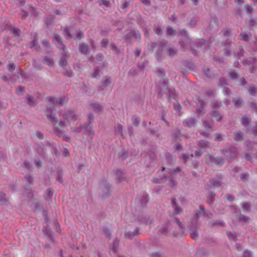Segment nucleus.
Wrapping results in <instances>:
<instances>
[{
	"mask_svg": "<svg viewBox=\"0 0 257 257\" xmlns=\"http://www.w3.org/2000/svg\"><path fill=\"white\" fill-rule=\"evenodd\" d=\"M159 90L158 94L161 97L164 94H166L168 101L172 99H176L175 89L174 87H170L169 86V79L165 78L162 81L159 82Z\"/></svg>",
	"mask_w": 257,
	"mask_h": 257,
	"instance_id": "nucleus-1",
	"label": "nucleus"
},
{
	"mask_svg": "<svg viewBox=\"0 0 257 257\" xmlns=\"http://www.w3.org/2000/svg\"><path fill=\"white\" fill-rule=\"evenodd\" d=\"M71 30L72 27L70 26L66 27L64 29L63 34L67 39L72 38L75 40H81L84 38V34L81 30L80 29L77 30L75 35L73 36L71 33Z\"/></svg>",
	"mask_w": 257,
	"mask_h": 257,
	"instance_id": "nucleus-2",
	"label": "nucleus"
},
{
	"mask_svg": "<svg viewBox=\"0 0 257 257\" xmlns=\"http://www.w3.org/2000/svg\"><path fill=\"white\" fill-rule=\"evenodd\" d=\"M220 152L229 161L236 159L238 156V150L233 146H230L228 149H221Z\"/></svg>",
	"mask_w": 257,
	"mask_h": 257,
	"instance_id": "nucleus-3",
	"label": "nucleus"
},
{
	"mask_svg": "<svg viewBox=\"0 0 257 257\" xmlns=\"http://www.w3.org/2000/svg\"><path fill=\"white\" fill-rule=\"evenodd\" d=\"M124 39L126 43L132 45L133 44L132 40L133 39L137 42H140L141 36L138 30L132 29L124 36Z\"/></svg>",
	"mask_w": 257,
	"mask_h": 257,
	"instance_id": "nucleus-4",
	"label": "nucleus"
},
{
	"mask_svg": "<svg viewBox=\"0 0 257 257\" xmlns=\"http://www.w3.org/2000/svg\"><path fill=\"white\" fill-rule=\"evenodd\" d=\"M63 117L70 124L79 118L80 115L72 109L66 110L62 115Z\"/></svg>",
	"mask_w": 257,
	"mask_h": 257,
	"instance_id": "nucleus-5",
	"label": "nucleus"
},
{
	"mask_svg": "<svg viewBox=\"0 0 257 257\" xmlns=\"http://www.w3.org/2000/svg\"><path fill=\"white\" fill-rule=\"evenodd\" d=\"M111 186L105 180H103L100 183V188L102 190L103 198H107L110 196Z\"/></svg>",
	"mask_w": 257,
	"mask_h": 257,
	"instance_id": "nucleus-6",
	"label": "nucleus"
},
{
	"mask_svg": "<svg viewBox=\"0 0 257 257\" xmlns=\"http://www.w3.org/2000/svg\"><path fill=\"white\" fill-rule=\"evenodd\" d=\"M55 110V108L54 106L47 107L46 110V115L53 125L56 124L58 122L57 118L55 117V114H53L52 113Z\"/></svg>",
	"mask_w": 257,
	"mask_h": 257,
	"instance_id": "nucleus-7",
	"label": "nucleus"
},
{
	"mask_svg": "<svg viewBox=\"0 0 257 257\" xmlns=\"http://www.w3.org/2000/svg\"><path fill=\"white\" fill-rule=\"evenodd\" d=\"M53 41L56 47L63 51H65L66 46L64 45L62 38L59 34H55L53 37Z\"/></svg>",
	"mask_w": 257,
	"mask_h": 257,
	"instance_id": "nucleus-8",
	"label": "nucleus"
},
{
	"mask_svg": "<svg viewBox=\"0 0 257 257\" xmlns=\"http://www.w3.org/2000/svg\"><path fill=\"white\" fill-rule=\"evenodd\" d=\"M219 29V23L218 19L215 16H211L209 22V25L208 26L207 29L209 31L216 32Z\"/></svg>",
	"mask_w": 257,
	"mask_h": 257,
	"instance_id": "nucleus-9",
	"label": "nucleus"
},
{
	"mask_svg": "<svg viewBox=\"0 0 257 257\" xmlns=\"http://www.w3.org/2000/svg\"><path fill=\"white\" fill-rule=\"evenodd\" d=\"M179 44L183 51H190V49H191L193 45V43L189 38L179 41Z\"/></svg>",
	"mask_w": 257,
	"mask_h": 257,
	"instance_id": "nucleus-10",
	"label": "nucleus"
},
{
	"mask_svg": "<svg viewBox=\"0 0 257 257\" xmlns=\"http://www.w3.org/2000/svg\"><path fill=\"white\" fill-rule=\"evenodd\" d=\"M137 221L139 222V224H144L148 225L151 224L154 222V219L151 218L150 216L144 215L143 214H140L137 216Z\"/></svg>",
	"mask_w": 257,
	"mask_h": 257,
	"instance_id": "nucleus-11",
	"label": "nucleus"
},
{
	"mask_svg": "<svg viewBox=\"0 0 257 257\" xmlns=\"http://www.w3.org/2000/svg\"><path fill=\"white\" fill-rule=\"evenodd\" d=\"M232 42L231 40L227 39L223 43L224 49H223V54L226 56H230L231 54V45Z\"/></svg>",
	"mask_w": 257,
	"mask_h": 257,
	"instance_id": "nucleus-12",
	"label": "nucleus"
},
{
	"mask_svg": "<svg viewBox=\"0 0 257 257\" xmlns=\"http://www.w3.org/2000/svg\"><path fill=\"white\" fill-rule=\"evenodd\" d=\"M66 124L65 121H60L58 123V126H55L53 128L54 134L58 137L62 136L63 134L64 128L66 127Z\"/></svg>",
	"mask_w": 257,
	"mask_h": 257,
	"instance_id": "nucleus-13",
	"label": "nucleus"
},
{
	"mask_svg": "<svg viewBox=\"0 0 257 257\" xmlns=\"http://www.w3.org/2000/svg\"><path fill=\"white\" fill-rule=\"evenodd\" d=\"M66 124L65 121H60L58 123V126H55L53 128L54 134L58 137L62 136L63 134L64 128L66 127Z\"/></svg>",
	"mask_w": 257,
	"mask_h": 257,
	"instance_id": "nucleus-14",
	"label": "nucleus"
},
{
	"mask_svg": "<svg viewBox=\"0 0 257 257\" xmlns=\"http://www.w3.org/2000/svg\"><path fill=\"white\" fill-rule=\"evenodd\" d=\"M168 41L163 39L159 42V48L156 53V58L158 60H160L162 58L163 48L167 45Z\"/></svg>",
	"mask_w": 257,
	"mask_h": 257,
	"instance_id": "nucleus-15",
	"label": "nucleus"
},
{
	"mask_svg": "<svg viewBox=\"0 0 257 257\" xmlns=\"http://www.w3.org/2000/svg\"><path fill=\"white\" fill-rule=\"evenodd\" d=\"M222 176L221 175H217L216 177L210 179L209 183L211 185L212 187L217 188L220 187L222 182L221 181Z\"/></svg>",
	"mask_w": 257,
	"mask_h": 257,
	"instance_id": "nucleus-16",
	"label": "nucleus"
},
{
	"mask_svg": "<svg viewBox=\"0 0 257 257\" xmlns=\"http://www.w3.org/2000/svg\"><path fill=\"white\" fill-rule=\"evenodd\" d=\"M111 83V77L106 75L103 77L102 79L101 80V85H98L97 86L98 90L99 91H103L104 90L106 87L109 86Z\"/></svg>",
	"mask_w": 257,
	"mask_h": 257,
	"instance_id": "nucleus-17",
	"label": "nucleus"
},
{
	"mask_svg": "<svg viewBox=\"0 0 257 257\" xmlns=\"http://www.w3.org/2000/svg\"><path fill=\"white\" fill-rule=\"evenodd\" d=\"M170 200L171 201V205L174 210L173 215L182 213L183 209L178 204L176 198L175 197H171Z\"/></svg>",
	"mask_w": 257,
	"mask_h": 257,
	"instance_id": "nucleus-18",
	"label": "nucleus"
},
{
	"mask_svg": "<svg viewBox=\"0 0 257 257\" xmlns=\"http://www.w3.org/2000/svg\"><path fill=\"white\" fill-rule=\"evenodd\" d=\"M225 163L224 160L220 157H214L212 155L209 156V163L215 164L218 166H222Z\"/></svg>",
	"mask_w": 257,
	"mask_h": 257,
	"instance_id": "nucleus-19",
	"label": "nucleus"
},
{
	"mask_svg": "<svg viewBox=\"0 0 257 257\" xmlns=\"http://www.w3.org/2000/svg\"><path fill=\"white\" fill-rule=\"evenodd\" d=\"M137 23L143 31L145 36H148L149 35L150 29H148L147 26V23L145 22V21L143 19L141 18L137 20Z\"/></svg>",
	"mask_w": 257,
	"mask_h": 257,
	"instance_id": "nucleus-20",
	"label": "nucleus"
},
{
	"mask_svg": "<svg viewBox=\"0 0 257 257\" xmlns=\"http://www.w3.org/2000/svg\"><path fill=\"white\" fill-rule=\"evenodd\" d=\"M46 99L50 103H53L55 101V103L60 106L63 105L64 102L67 101L65 96L59 97L56 99L52 96H49L47 97Z\"/></svg>",
	"mask_w": 257,
	"mask_h": 257,
	"instance_id": "nucleus-21",
	"label": "nucleus"
},
{
	"mask_svg": "<svg viewBox=\"0 0 257 257\" xmlns=\"http://www.w3.org/2000/svg\"><path fill=\"white\" fill-rule=\"evenodd\" d=\"M116 175L117 178L116 179V183L119 184L123 181L126 180L125 174L120 170H117L116 171Z\"/></svg>",
	"mask_w": 257,
	"mask_h": 257,
	"instance_id": "nucleus-22",
	"label": "nucleus"
},
{
	"mask_svg": "<svg viewBox=\"0 0 257 257\" xmlns=\"http://www.w3.org/2000/svg\"><path fill=\"white\" fill-rule=\"evenodd\" d=\"M251 38L252 35L250 32L243 31L239 35L238 39L240 41L248 42Z\"/></svg>",
	"mask_w": 257,
	"mask_h": 257,
	"instance_id": "nucleus-23",
	"label": "nucleus"
},
{
	"mask_svg": "<svg viewBox=\"0 0 257 257\" xmlns=\"http://www.w3.org/2000/svg\"><path fill=\"white\" fill-rule=\"evenodd\" d=\"M196 119L194 117L187 118L183 121V124L185 127H192L194 126Z\"/></svg>",
	"mask_w": 257,
	"mask_h": 257,
	"instance_id": "nucleus-24",
	"label": "nucleus"
},
{
	"mask_svg": "<svg viewBox=\"0 0 257 257\" xmlns=\"http://www.w3.org/2000/svg\"><path fill=\"white\" fill-rule=\"evenodd\" d=\"M203 125L208 131H212L214 127V122L212 120L205 119L203 121Z\"/></svg>",
	"mask_w": 257,
	"mask_h": 257,
	"instance_id": "nucleus-25",
	"label": "nucleus"
},
{
	"mask_svg": "<svg viewBox=\"0 0 257 257\" xmlns=\"http://www.w3.org/2000/svg\"><path fill=\"white\" fill-rule=\"evenodd\" d=\"M83 129L86 132L87 134L91 136V139H92L93 136L94 135V132L92 129V126H91L90 123H84L83 124Z\"/></svg>",
	"mask_w": 257,
	"mask_h": 257,
	"instance_id": "nucleus-26",
	"label": "nucleus"
},
{
	"mask_svg": "<svg viewBox=\"0 0 257 257\" xmlns=\"http://www.w3.org/2000/svg\"><path fill=\"white\" fill-rule=\"evenodd\" d=\"M59 65L62 67L68 65L67 54L65 51H63L61 54L59 60Z\"/></svg>",
	"mask_w": 257,
	"mask_h": 257,
	"instance_id": "nucleus-27",
	"label": "nucleus"
},
{
	"mask_svg": "<svg viewBox=\"0 0 257 257\" xmlns=\"http://www.w3.org/2000/svg\"><path fill=\"white\" fill-rule=\"evenodd\" d=\"M242 63L244 66H250L255 63H257V59L255 57H250L248 59L242 60Z\"/></svg>",
	"mask_w": 257,
	"mask_h": 257,
	"instance_id": "nucleus-28",
	"label": "nucleus"
},
{
	"mask_svg": "<svg viewBox=\"0 0 257 257\" xmlns=\"http://www.w3.org/2000/svg\"><path fill=\"white\" fill-rule=\"evenodd\" d=\"M181 130L179 128L174 130L171 133V138L174 142H177L181 136Z\"/></svg>",
	"mask_w": 257,
	"mask_h": 257,
	"instance_id": "nucleus-29",
	"label": "nucleus"
},
{
	"mask_svg": "<svg viewBox=\"0 0 257 257\" xmlns=\"http://www.w3.org/2000/svg\"><path fill=\"white\" fill-rule=\"evenodd\" d=\"M232 102L236 108H239L242 106L244 101L241 97H238L237 98H233L232 99Z\"/></svg>",
	"mask_w": 257,
	"mask_h": 257,
	"instance_id": "nucleus-30",
	"label": "nucleus"
},
{
	"mask_svg": "<svg viewBox=\"0 0 257 257\" xmlns=\"http://www.w3.org/2000/svg\"><path fill=\"white\" fill-rule=\"evenodd\" d=\"M249 94L253 96H255L257 94V87L253 84H249L247 87Z\"/></svg>",
	"mask_w": 257,
	"mask_h": 257,
	"instance_id": "nucleus-31",
	"label": "nucleus"
},
{
	"mask_svg": "<svg viewBox=\"0 0 257 257\" xmlns=\"http://www.w3.org/2000/svg\"><path fill=\"white\" fill-rule=\"evenodd\" d=\"M79 50L80 52L83 55H86L89 51L88 45L84 43L80 44Z\"/></svg>",
	"mask_w": 257,
	"mask_h": 257,
	"instance_id": "nucleus-32",
	"label": "nucleus"
},
{
	"mask_svg": "<svg viewBox=\"0 0 257 257\" xmlns=\"http://www.w3.org/2000/svg\"><path fill=\"white\" fill-rule=\"evenodd\" d=\"M198 220L199 219L193 216L189 224V230L193 229H196L198 227Z\"/></svg>",
	"mask_w": 257,
	"mask_h": 257,
	"instance_id": "nucleus-33",
	"label": "nucleus"
},
{
	"mask_svg": "<svg viewBox=\"0 0 257 257\" xmlns=\"http://www.w3.org/2000/svg\"><path fill=\"white\" fill-rule=\"evenodd\" d=\"M63 68V74L68 77H72L73 75V72L70 67L68 65L66 66L62 67Z\"/></svg>",
	"mask_w": 257,
	"mask_h": 257,
	"instance_id": "nucleus-34",
	"label": "nucleus"
},
{
	"mask_svg": "<svg viewBox=\"0 0 257 257\" xmlns=\"http://www.w3.org/2000/svg\"><path fill=\"white\" fill-rule=\"evenodd\" d=\"M178 53L177 48L173 46H169L167 50V54L169 57H174Z\"/></svg>",
	"mask_w": 257,
	"mask_h": 257,
	"instance_id": "nucleus-35",
	"label": "nucleus"
},
{
	"mask_svg": "<svg viewBox=\"0 0 257 257\" xmlns=\"http://www.w3.org/2000/svg\"><path fill=\"white\" fill-rule=\"evenodd\" d=\"M215 193L212 191H209L206 202L210 205L212 206L215 200Z\"/></svg>",
	"mask_w": 257,
	"mask_h": 257,
	"instance_id": "nucleus-36",
	"label": "nucleus"
},
{
	"mask_svg": "<svg viewBox=\"0 0 257 257\" xmlns=\"http://www.w3.org/2000/svg\"><path fill=\"white\" fill-rule=\"evenodd\" d=\"M199 21V18L197 16H194L190 18L188 23V26L191 28H194L197 26V23Z\"/></svg>",
	"mask_w": 257,
	"mask_h": 257,
	"instance_id": "nucleus-37",
	"label": "nucleus"
},
{
	"mask_svg": "<svg viewBox=\"0 0 257 257\" xmlns=\"http://www.w3.org/2000/svg\"><path fill=\"white\" fill-rule=\"evenodd\" d=\"M90 105L92 107L94 111L96 112H100L102 110V106L97 102H91Z\"/></svg>",
	"mask_w": 257,
	"mask_h": 257,
	"instance_id": "nucleus-38",
	"label": "nucleus"
},
{
	"mask_svg": "<svg viewBox=\"0 0 257 257\" xmlns=\"http://www.w3.org/2000/svg\"><path fill=\"white\" fill-rule=\"evenodd\" d=\"M244 53L245 52L243 47L242 46H239L238 47V51L236 53L233 52V55L234 57H237L239 59L244 56Z\"/></svg>",
	"mask_w": 257,
	"mask_h": 257,
	"instance_id": "nucleus-39",
	"label": "nucleus"
},
{
	"mask_svg": "<svg viewBox=\"0 0 257 257\" xmlns=\"http://www.w3.org/2000/svg\"><path fill=\"white\" fill-rule=\"evenodd\" d=\"M205 207L202 204H200L199 206V209L195 213L194 216L199 219L201 216H203V212H204Z\"/></svg>",
	"mask_w": 257,
	"mask_h": 257,
	"instance_id": "nucleus-40",
	"label": "nucleus"
},
{
	"mask_svg": "<svg viewBox=\"0 0 257 257\" xmlns=\"http://www.w3.org/2000/svg\"><path fill=\"white\" fill-rule=\"evenodd\" d=\"M210 114L211 116L214 117L217 121H220L222 119V116L218 110H212Z\"/></svg>",
	"mask_w": 257,
	"mask_h": 257,
	"instance_id": "nucleus-41",
	"label": "nucleus"
},
{
	"mask_svg": "<svg viewBox=\"0 0 257 257\" xmlns=\"http://www.w3.org/2000/svg\"><path fill=\"white\" fill-rule=\"evenodd\" d=\"M8 199L6 194L3 192H0V205H6L8 203Z\"/></svg>",
	"mask_w": 257,
	"mask_h": 257,
	"instance_id": "nucleus-42",
	"label": "nucleus"
},
{
	"mask_svg": "<svg viewBox=\"0 0 257 257\" xmlns=\"http://www.w3.org/2000/svg\"><path fill=\"white\" fill-rule=\"evenodd\" d=\"M243 133L240 131L235 132L233 134V139L236 142L241 141L243 139Z\"/></svg>",
	"mask_w": 257,
	"mask_h": 257,
	"instance_id": "nucleus-43",
	"label": "nucleus"
},
{
	"mask_svg": "<svg viewBox=\"0 0 257 257\" xmlns=\"http://www.w3.org/2000/svg\"><path fill=\"white\" fill-rule=\"evenodd\" d=\"M228 76L230 80H235L239 78V75L235 70L231 69L228 72Z\"/></svg>",
	"mask_w": 257,
	"mask_h": 257,
	"instance_id": "nucleus-44",
	"label": "nucleus"
},
{
	"mask_svg": "<svg viewBox=\"0 0 257 257\" xmlns=\"http://www.w3.org/2000/svg\"><path fill=\"white\" fill-rule=\"evenodd\" d=\"M170 221L168 220L166 222H165L161 227V228L160 229V231L162 233H166L168 232L169 230V227L170 225Z\"/></svg>",
	"mask_w": 257,
	"mask_h": 257,
	"instance_id": "nucleus-45",
	"label": "nucleus"
},
{
	"mask_svg": "<svg viewBox=\"0 0 257 257\" xmlns=\"http://www.w3.org/2000/svg\"><path fill=\"white\" fill-rule=\"evenodd\" d=\"M36 152L43 158L46 156V151L45 149L41 146L38 145L35 148Z\"/></svg>",
	"mask_w": 257,
	"mask_h": 257,
	"instance_id": "nucleus-46",
	"label": "nucleus"
},
{
	"mask_svg": "<svg viewBox=\"0 0 257 257\" xmlns=\"http://www.w3.org/2000/svg\"><path fill=\"white\" fill-rule=\"evenodd\" d=\"M48 146L50 147L52 154L56 157L58 155V150L53 143H49Z\"/></svg>",
	"mask_w": 257,
	"mask_h": 257,
	"instance_id": "nucleus-47",
	"label": "nucleus"
},
{
	"mask_svg": "<svg viewBox=\"0 0 257 257\" xmlns=\"http://www.w3.org/2000/svg\"><path fill=\"white\" fill-rule=\"evenodd\" d=\"M209 224L211 226H224L225 225V223L221 220H212L209 222Z\"/></svg>",
	"mask_w": 257,
	"mask_h": 257,
	"instance_id": "nucleus-48",
	"label": "nucleus"
},
{
	"mask_svg": "<svg viewBox=\"0 0 257 257\" xmlns=\"http://www.w3.org/2000/svg\"><path fill=\"white\" fill-rule=\"evenodd\" d=\"M149 200V195L146 193H144L140 199V203L143 206H145Z\"/></svg>",
	"mask_w": 257,
	"mask_h": 257,
	"instance_id": "nucleus-49",
	"label": "nucleus"
},
{
	"mask_svg": "<svg viewBox=\"0 0 257 257\" xmlns=\"http://www.w3.org/2000/svg\"><path fill=\"white\" fill-rule=\"evenodd\" d=\"M197 145L201 148L206 149L209 148V143L208 141L204 140H202L198 141Z\"/></svg>",
	"mask_w": 257,
	"mask_h": 257,
	"instance_id": "nucleus-50",
	"label": "nucleus"
},
{
	"mask_svg": "<svg viewBox=\"0 0 257 257\" xmlns=\"http://www.w3.org/2000/svg\"><path fill=\"white\" fill-rule=\"evenodd\" d=\"M38 43V35L35 33L33 36V39L29 43V47L31 48H34L37 46Z\"/></svg>",
	"mask_w": 257,
	"mask_h": 257,
	"instance_id": "nucleus-51",
	"label": "nucleus"
},
{
	"mask_svg": "<svg viewBox=\"0 0 257 257\" xmlns=\"http://www.w3.org/2000/svg\"><path fill=\"white\" fill-rule=\"evenodd\" d=\"M256 18L251 19L248 22L247 26L250 30H253L254 27H257Z\"/></svg>",
	"mask_w": 257,
	"mask_h": 257,
	"instance_id": "nucleus-52",
	"label": "nucleus"
},
{
	"mask_svg": "<svg viewBox=\"0 0 257 257\" xmlns=\"http://www.w3.org/2000/svg\"><path fill=\"white\" fill-rule=\"evenodd\" d=\"M26 102L31 106H34L35 105L34 97L31 95H27L26 97Z\"/></svg>",
	"mask_w": 257,
	"mask_h": 257,
	"instance_id": "nucleus-53",
	"label": "nucleus"
},
{
	"mask_svg": "<svg viewBox=\"0 0 257 257\" xmlns=\"http://www.w3.org/2000/svg\"><path fill=\"white\" fill-rule=\"evenodd\" d=\"M10 31L13 34L14 37H19L21 34V30L15 27H11Z\"/></svg>",
	"mask_w": 257,
	"mask_h": 257,
	"instance_id": "nucleus-54",
	"label": "nucleus"
},
{
	"mask_svg": "<svg viewBox=\"0 0 257 257\" xmlns=\"http://www.w3.org/2000/svg\"><path fill=\"white\" fill-rule=\"evenodd\" d=\"M153 28L156 34H157L158 36L162 35L163 31L158 24H154Z\"/></svg>",
	"mask_w": 257,
	"mask_h": 257,
	"instance_id": "nucleus-55",
	"label": "nucleus"
},
{
	"mask_svg": "<svg viewBox=\"0 0 257 257\" xmlns=\"http://www.w3.org/2000/svg\"><path fill=\"white\" fill-rule=\"evenodd\" d=\"M119 240L117 238H115V239L113 241L111 249L114 253H116L117 252V248L119 246Z\"/></svg>",
	"mask_w": 257,
	"mask_h": 257,
	"instance_id": "nucleus-56",
	"label": "nucleus"
},
{
	"mask_svg": "<svg viewBox=\"0 0 257 257\" xmlns=\"http://www.w3.org/2000/svg\"><path fill=\"white\" fill-rule=\"evenodd\" d=\"M128 156L127 152L123 149L118 154V157L122 160H124Z\"/></svg>",
	"mask_w": 257,
	"mask_h": 257,
	"instance_id": "nucleus-57",
	"label": "nucleus"
},
{
	"mask_svg": "<svg viewBox=\"0 0 257 257\" xmlns=\"http://www.w3.org/2000/svg\"><path fill=\"white\" fill-rule=\"evenodd\" d=\"M211 105L213 108H219L222 106V102L217 100H213L211 101Z\"/></svg>",
	"mask_w": 257,
	"mask_h": 257,
	"instance_id": "nucleus-58",
	"label": "nucleus"
},
{
	"mask_svg": "<svg viewBox=\"0 0 257 257\" xmlns=\"http://www.w3.org/2000/svg\"><path fill=\"white\" fill-rule=\"evenodd\" d=\"M237 218L239 222H244L245 223H248L249 220V218L248 217L241 214L238 215Z\"/></svg>",
	"mask_w": 257,
	"mask_h": 257,
	"instance_id": "nucleus-59",
	"label": "nucleus"
},
{
	"mask_svg": "<svg viewBox=\"0 0 257 257\" xmlns=\"http://www.w3.org/2000/svg\"><path fill=\"white\" fill-rule=\"evenodd\" d=\"M44 63L47 65L51 66L54 65V60L51 57L45 56L44 58Z\"/></svg>",
	"mask_w": 257,
	"mask_h": 257,
	"instance_id": "nucleus-60",
	"label": "nucleus"
},
{
	"mask_svg": "<svg viewBox=\"0 0 257 257\" xmlns=\"http://www.w3.org/2000/svg\"><path fill=\"white\" fill-rule=\"evenodd\" d=\"M132 123L134 126L136 127L139 126L141 121V119L139 117L137 116L136 115H133L132 117Z\"/></svg>",
	"mask_w": 257,
	"mask_h": 257,
	"instance_id": "nucleus-61",
	"label": "nucleus"
},
{
	"mask_svg": "<svg viewBox=\"0 0 257 257\" xmlns=\"http://www.w3.org/2000/svg\"><path fill=\"white\" fill-rule=\"evenodd\" d=\"M205 44V40L204 39H198L193 43V45H194L196 47L199 48L202 47L203 45Z\"/></svg>",
	"mask_w": 257,
	"mask_h": 257,
	"instance_id": "nucleus-62",
	"label": "nucleus"
},
{
	"mask_svg": "<svg viewBox=\"0 0 257 257\" xmlns=\"http://www.w3.org/2000/svg\"><path fill=\"white\" fill-rule=\"evenodd\" d=\"M226 234L230 240L234 241H236L237 240V237L235 233L227 231Z\"/></svg>",
	"mask_w": 257,
	"mask_h": 257,
	"instance_id": "nucleus-63",
	"label": "nucleus"
},
{
	"mask_svg": "<svg viewBox=\"0 0 257 257\" xmlns=\"http://www.w3.org/2000/svg\"><path fill=\"white\" fill-rule=\"evenodd\" d=\"M251 121L250 118L246 116L243 117L241 119V122L243 125L246 127L247 126Z\"/></svg>",
	"mask_w": 257,
	"mask_h": 257,
	"instance_id": "nucleus-64",
	"label": "nucleus"
}]
</instances>
